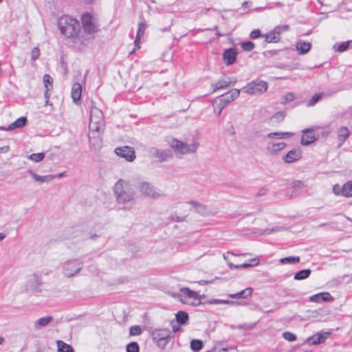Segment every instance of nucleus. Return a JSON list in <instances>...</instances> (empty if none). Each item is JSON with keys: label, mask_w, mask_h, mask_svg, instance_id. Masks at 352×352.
I'll return each instance as SVG.
<instances>
[{"label": "nucleus", "mask_w": 352, "mask_h": 352, "mask_svg": "<svg viewBox=\"0 0 352 352\" xmlns=\"http://www.w3.org/2000/svg\"><path fill=\"white\" fill-rule=\"evenodd\" d=\"M58 26L61 34L65 37L74 39L75 43L77 41H80L83 43L79 35L80 33V25L78 21L69 16L65 15L58 19Z\"/></svg>", "instance_id": "obj_1"}, {"label": "nucleus", "mask_w": 352, "mask_h": 352, "mask_svg": "<svg viewBox=\"0 0 352 352\" xmlns=\"http://www.w3.org/2000/svg\"><path fill=\"white\" fill-rule=\"evenodd\" d=\"M113 192L120 204H130L134 201L135 190L129 182L119 179L114 185Z\"/></svg>", "instance_id": "obj_2"}, {"label": "nucleus", "mask_w": 352, "mask_h": 352, "mask_svg": "<svg viewBox=\"0 0 352 352\" xmlns=\"http://www.w3.org/2000/svg\"><path fill=\"white\" fill-rule=\"evenodd\" d=\"M171 331L168 329H155L151 332L152 340L161 349H164L170 339Z\"/></svg>", "instance_id": "obj_3"}, {"label": "nucleus", "mask_w": 352, "mask_h": 352, "mask_svg": "<svg viewBox=\"0 0 352 352\" xmlns=\"http://www.w3.org/2000/svg\"><path fill=\"white\" fill-rule=\"evenodd\" d=\"M169 145L176 153L186 155L195 153L199 146V143L194 142L192 144H188L178 140L177 139H173L169 142Z\"/></svg>", "instance_id": "obj_4"}, {"label": "nucleus", "mask_w": 352, "mask_h": 352, "mask_svg": "<svg viewBox=\"0 0 352 352\" xmlns=\"http://www.w3.org/2000/svg\"><path fill=\"white\" fill-rule=\"evenodd\" d=\"M268 88L267 82L256 79L249 82L241 91L249 95H257L265 93Z\"/></svg>", "instance_id": "obj_5"}, {"label": "nucleus", "mask_w": 352, "mask_h": 352, "mask_svg": "<svg viewBox=\"0 0 352 352\" xmlns=\"http://www.w3.org/2000/svg\"><path fill=\"white\" fill-rule=\"evenodd\" d=\"M82 263L78 260L67 261L63 265V273L67 278L74 276L82 270Z\"/></svg>", "instance_id": "obj_6"}, {"label": "nucleus", "mask_w": 352, "mask_h": 352, "mask_svg": "<svg viewBox=\"0 0 352 352\" xmlns=\"http://www.w3.org/2000/svg\"><path fill=\"white\" fill-rule=\"evenodd\" d=\"M43 285L42 278L36 274H32L28 277L25 286L27 293L41 292L40 287Z\"/></svg>", "instance_id": "obj_7"}, {"label": "nucleus", "mask_w": 352, "mask_h": 352, "mask_svg": "<svg viewBox=\"0 0 352 352\" xmlns=\"http://www.w3.org/2000/svg\"><path fill=\"white\" fill-rule=\"evenodd\" d=\"M139 190L145 197L157 199L162 196V193L156 190L153 185L146 182L140 183Z\"/></svg>", "instance_id": "obj_8"}, {"label": "nucleus", "mask_w": 352, "mask_h": 352, "mask_svg": "<svg viewBox=\"0 0 352 352\" xmlns=\"http://www.w3.org/2000/svg\"><path fill=\"white\" fill-rule=\"evenodd\" d=\"M288 25H277L272 30L265 34V41L267 43H277L280 41V35L282 32L289 30Z\"/></svg>", "instance_id": "obj_9"}, {"label": "nucleus", "mask_w": 352, "mask_h": 352, "mask_svg": "<svg viewBox=\"0 0 352 352\" xmlns=\"http://www.w3.org/2000/svg\"><path fill=\"white\" fill-rule=\"evenodd\" d=\"M83 30L88 34L94 33L98 31L96 19L89 13H85L81 17Z\"/></svg>", "instance_id": "obj_10"}, {"label": "nucleus", "mask_w": 352, "mask_h": 352, "mask_svg": "<svg viewBox=\"0 0 352 352\" xmlns=\"http://www.w3.org/2000/svg\"><path fill=\"white\" fill-rule=\"evenodd\" d=\"M115 153L129 162H132L135 158L133 148L129 146L117 148L115 150Z\"/></svg>", "instance_id": "obj_11"}, {"label": "nucleus", "mask_w": 352, "mask_h": 352, "mask_svg": "<svg viewBox=\"0 0 352 352\" xmlns=\"http://www.w3.org/2000/svg\"><path fill=\"white\" fill-rule=\"evenodd\" d=\"M149 153L153 157L158 158L160 162L166 161L172 157L170 151L168 150H160L156 148H151Z\"/></svg>", "instance_id": "obj_12"}, {"label": "nucleus", "mask_w": 352, "mask_h": 352, "mask_svg": "<svg viewBox=\"0 0 352 352\" xmlns=\"http://www.w3.org/2000/svg\"><path fill=\"white\" fill-rule=\"evenodd\" d=\"M237 52L234 48H229L224 50L223 53V59L226 65H230L234 63L236 60Z\"/></svg>", "instance_id": "obj_13"}, {"label": "nucleus", "mask_w": 352, "mask_h": 352, "mask_svg": "<svg viewBox=\"0 0 352 352\" xmlns=\"http://www.w3.org/2000/svg\"><path fill=\"white\" fill-rule=\"evenodd\" d=\"M286 146L287 144L285 142L274 143L273 142H268L266 145V150L270 155H278Z\"/></svg>", "instance_id": "obj_14"}, {"label": "nucleus", "mask_w": 352, "mask_h": 352, "mask_svg": "<svg viewBox=\"0 0 352 352\" xmlns=\"http://www.w3.org/2000/svg\"><path fill=\"white\" fill-rule=\"evenodd\" d=\"M302 154L300 150L293 149L283 156V160L287 164H291L299 160Z\"/></svg>", "instance_id": "obj_15"}, {"label": "nucleus", "mask_w": 352, "mask_h": 352, "mask_svg": "<svg viewBox=\"0 0 352 352\" xmlns=\"http://www.w3.org/2000/svg\"><path fill=\"white\" fill-rule=\"evenodd\" d=\"M241 91L237 89H233L230 90L229 92L226 93L222 95L220 98V100L224 103V105H227L232 101L236 99L240 95Z\"/></svg>", "instance_id": "obj_16"}, {"label": "nucleus", "mask_w": 352, "mask_h": 352, "mask_svg": "<svg viewBox=\"0 0 352 352\" xmlns=\"http://www.w3.org/2000/svg\"><path fill=\"white\" fill-rule=\"evenodd\" d=\"M309 300L311 302H330L333 300V298L329 292H321L315 295L311 296Z\"/></svg>", "instance_id": "obj_17"}, {"label": "nucleus", "mask_w": 352, "mask_h": 352, "mask_svg": "<svg viewBox=\"0 0 352 352\" xmlns=\"http://www.w3.org/2000/svg\"><path fill=\"white\" fill-rule=\"evenodd\" d=\"M187 203L192 205L194 210L201 215L207 216L210 214V210L206 205L201 204L195 201H189Z\"/></svg>", "instance_id": "obj_18"}, {"label": "nucleus", "mask_w": 352, "mask_h": 352, "mask_svg": "<svg viewBox=\"0 0 352 352\" xmlns=\"http://www.w3.org/2000/svg\"><path fill=\"white\" fill-rule=\"evenodd\" d=\"M329 335L330 332L318 333L315 336L308 338L307 342L310 344H320L324 342Z\"/></svg>", "instance_id": "obj_19"}, {"label": "nucleus", "mask_w": 352, "mask_h": 352, "mask_svg": "<svg viewBox=\"0 0 352 352\" xmlns=\"http://www.w3.org/2000/svg\"><path fill=\"white\" fill-rule=\"evenodd\" d=\"M90 120L104 124V115L102 111L93 104L91 105L90 111Z\"/></svg>", "instance_id": "obj_20"}, {"label": "nucleus", "mask_w": 352, "mask_h": 352, "mask_svg": "<svg viewBox=\"0 0 352 352\" xmlns=\"http://www.w3.org/2000/svg\"><path fill=\"white\" fill-rule=\"evenodd\" d=\"M27 173L29 175H30L36 182H37L40 184L44 183V182H49L53 179V177L51 176L50 175H38V174H36L32 170H30V169L28 170Z\"/></svg>", "instance_id": "obj_21"}, {"label": "nucleus", "mask_w": 352, "mask_h": 352, "mask_svg": "<svg viewBox=\"0 0 352 352\" xmlns=\"http://www.w3.org/2000/svg\"><path fill=\"white\" fill-rule=\"evenodd\" d=\"M253 289L252 287H247L245 289L237 292L236 294H230L228 295L229 297L232 298H247L248 297H250L252 294Z\"/></svg>", "instance_id": "obj_22"}, {"label": "nucleus", "mask_w": 352, "mask_h": 352, "mask_svg": "<svg viewBox=\"0 0 352 352\" xmlns=\"http://www.w3.org/2000/svg\"><path fill=\"white\" fill-rule=\"evenodd\" d=\"M82 94V85L76 82L73 85L71 91V95L73 100L77 102L80 100Z\"/></svg>", "instance_id": "obj_23"}, {"label": "nucleus", "mask_w": 352, "mask_h": 352, "mask_svg": "<svg viewBox=\"0 0 352 352\" xmlns=\"http://www.w3.org/2000/svg\"><path fill=\"white\" fill-rule=\"evenodd\" d=\"M52 320V316H46L41 318L34 322V327L35 329L38 330L43 327H47L49 324V323L51 322Z\"/></svg>", "instance_id": "obj_24"}, {"label": "nucleus", "mask_w": 352, "mask_h": 352, "mask_svg": "<svg viewBox=\"0 0 352 352\" xmlns=\"http://www.w3.org/2000/svg\"><path fill=\"white\" fill-rule=\"evenodd\" d=\"M311 44L309 42L300 41L297 42L296 47L299 54H305L311 49Z\"/></svg>", "instance_id": "obj_25"}, {"label": "nucleus", "mask_w": 352, "mask_h": 352, "mask_svg": "<svg viewBox=\"0 0 352 352\" xmlns=\"http://www.w3.org/2000/svg\"><path fill=\"white\" fill-rule=\"evenodd\" d=\"M180 292L188 298H192L195 300H197V302L200 301L201 297L196 292L190 290L188 287H182L180 289Z\"/></svg>", "instance_id": "obj_26"}, {"label": "nucleus", "mask_w": 352, "mask_h": 352, "mask_svg": "<svg viewBox=\"0 0 352 352\" xmlns=\"http://www.w3.org/2000/svg\"><path fill=\"white\" fill-rule=\"evenodd\" d=\"M27 123V118L26 117H21L16 119L14 122L9 124L7 127L8 130H14L15 129H20L24 126Z\"/></svg>", "instance_id": "obj_27"}, {"label": "nucleus", "mask_w": 352, "mask_h": 352, "mask_svg": "<svg viewBox=\"0 0 352 352\" xmlns=\"http://www.w3.org/2000/svg\"><path fill=\"white\" fill-rule=\"evenodd\" d=\"M175 318L180 325H184L187 323L189 317L188 314L186 311H179L176 314Z\"/></svg>", "instance_id": "obj_28"}, {"label": "nucleus", "mask_w": 352, "mask_h": 352, "mask_svg": "<svg viewBox=\"0 0 352 352\" xmlns=\"http://www.w3.org/2000/svg\"><path fill=\"white\" fill-rule=\"evenodd\" d=\"M350 132L346 126H341L338 129V136L339 141L342 144L349 136Z\"/></svg>", "instance_id": "obj_29"}, {"label": "nucleus", "mask_w": 352, "mask_h": 352, "mask_svg": "<svg viewBox=\"0 0 352 352\" xmlns=\"http://www.w3.org/2000/svg\"><path fill=\"white\" fill-rule=\"evenodd\" d=\"M311 273L309 269H305L298 271L294 274V278L297 280H301L307 278Z\"/></svg>", "instance_id": "obj_30"}, {"label": "nucleus", "mask_w": 352, "mask_h": 352, "mask_svg": "<svg viewBox=\"0 0 352 352\" xmlns=\"http://www.w3.org/2000/svg\"><path fill=\"white\" fill-rule=\"evenodd\" d=\"M342 196L345 197H352V181L346 182L343 186H342Z\"/></svg>", "instance_id": "obj_31"}, {"label": "nucleus", "mask_w": 352, "mask_h": 352, "mask_svg": "<svg viewBox=\"0 0 352 352\" xmlns=\"http://www.w3.org/2000/svg\"><path fill=\"white\" fill-rule=\"evenodd\" d=\"M57 346L58 352H74L72 346L62 340L57 341Z\"/></svg>", "instance_id": "obj_32"}, {"label": "nucleus", "mask_w": 352, "mask_h": 352, "mask_svg": "<svg viewBox=\"0 0 352 352\" xmlns=\"http://www.w3.org/2000/svg\"><path fill=\"white\" fill-rule=\"evenodd\" d=\"M230 86V82L228 80L226 79H220L216 84L212 85V87H214L213 92L216 91L219 89H226Z\"/></svg>", "instance_id": "obj_33"}, {"label": "nucleus", "mask_w": 352, "mask_h": 352, "mask_svg": "<svg viewBox=\"0 0 352 352\" xmlns=\"http://www.w3.org/2000/svg\"><path fill=\"white\" fill-rule=\"evenodd\" d=\"M146 28V25L145 23H140L138 24L137 36H136V38L134 41L135 46H137L138 48H140V46L138 45V43L139 40L140 39L141 36L144 34Z\"/></svg>", "instance_id": "obj_34"}, {"label": "nucleus", "mask_w": 352, "mask_h": 352, "mask_svg": "<svg viewBox=\"0 0 352 352\" xmlns=\"http://www.w3.org/2000/svg\"><path fill=\"white\" fill-rule=\"evenodd\" d=\"M204 347L203 342L201 340L193 339L190 342V349L195 352L199 351Z\"/></svg>", "instance_id": "obj_35"}, {"label": "nucleus", "mask_w": 352, "mask_h": 352, "mask_svg": "<svg viewBox=\"0 0 352 352\" xmlns=\"http://www.w3.org/2000/svg\"><path fill=\"white\" fill-rule=\"evenodd\" d=\"M103 125L104 124H100V122H98L96 121L90 120L89 129L92 133H94V132L99 133Z\"/></svg>", "instance_id": "obj_36"}, {"label": "nucleus", "mask_w": 352, "mask_h": 352, "mask_svg": "<svg viewBox=\"0 0 352 352\" xmlns=\"http://www.w3.org/2000/svg\"><path fill=\"white\" fill-rule=\"evenodd\" d=\"M285 116V115L283 112L278 111L270 118V121L272 123H280L284 120Z\"/></svg>", "instance_id": "obj_37"}, {"label": "nucleus", "mask_w": 352, "mask_h": 352, "mask_svg": "<svg viewBox=\"0 0 352 352\" xmlns=\"http://www.w3.org/2000/svg\"><path fill=\"white\" fill-rule=\"evenodd\" d=\"M300 262L299 256H288L280 259V263L283 264H296Z\"/></svg>", "instance_id": "obj_38"}, {"label": "nucleus", "mask_w": 352, "mask_h": 352, "mask_svg": "<svg viewBox=\"0 0 352 352\" xmlns=\"http://www.w3.org/2000/svg\"><path fill=\"white\" fill-rule=\"evenodd\" d=\"M174 296L175 298H177L183 304L192 305H194V306H197V305L201 304V301L195 302H189L187 300V297L184 296L182 293L181 294H178L177 295H175Z\"/></svg>", "instance_id": "obj_39"}, {"label": "nucleus", "mask_w": 352, "mask_h": 352, "mask_svg": "<svg viewBox=\"0 0 352 352\" xmlns=\"http://www.w3.org/2000/svg\"><path fill=\"white\" fill-rule=\"evenodd\" d=\"M316 140V138L312 135H302L300 143L302 145L307 146L314 142Z\"/></svg>", "instance_id": "obj_40"}, {"label": "nucleus", "mask_w": 352, "mask_h": 352, "mask_svg": "<svg viewBox=\"0 0 352 352\" xmlns=\"http://www.w3.org/2000/svg\"><path fill=\"white\" fill-rule=\"evenodd\" d=\"M208 304H224V305H235L239 304V302L231 301L228 300L221 299H212L208 302Z\"/></svg>", "instance_id": "obj_41"}, {"label": "nucleus", "mask_w": 352, "mask_h": 352, "mask_svg": "<svg viewBox=\"0 0 352 352\" xmlns=\"http://www.w3.org/2000/svg\"><path fill=\"white\" fill-rule=\"evenodd\" d=\"M126 352H140V346L138 342H131L126 346Z\"/></svg>", "instance_id": "obj_42"}, {"label": "nucleus", "mask_w": 352, "mask_h": 352, "mask_svg": "<svg viewBox=\"0 0 352 352\" xmlns=\"http://www.w3.org/2000/svg\"><path fill=\"white\" fill-rule=\"evenodd\" d=\"M45 157L44 153H32L29 155L28 158L33 162H39L42 161Z\"/></svg>", "instance_id": "obj_43"}, {"label": "nucleus", "mask_w": 352, "mask_h": 352, "mask_svg": "<svg viewBox=\"0 0 352 352\" xmlns=\"http://www.w3.org/2000/svg\"><path fill=\"white\" fill-rule=\"evenodd\" d=\"M43 82L45 88L47 90H50L52 87L53 79L49 74H45L43 76Z\"/></svg>", "instance_id": "obj_44"}, {"label": "nucleus", "mask_w": 352, "mask_h": 352, "mask_svg": "<svg viewBox=\"0 0 352 352\" xmlns=\"http://www.w3.org/2000/svg\"><path fill=\"white\" fill-rule=\"evenodd\" d=\"M322 98V94H316L307 102V106H314Z\"/></svg>", "instance_id": "obj_45"}, {"label": "nucleus", "mask_w": 352, "mask_h": 352, "mask_svg": "<svg viewBox=\"0 0 352 352\" xmlns=\"http://www.w3.org/2000/svg\"><path fill=\"white\" fill-rule=\"evenodd\" d=\"M241 45L242 49L246 52L252 51L255 47L254 43L252 41L243 42L241 43Z\"/></svg>", "instance_id": "obj_46"}, {"label": "nucleus", "mask_w": 352, "mask_h": 352, "mask_svg": "<svg viewBox=\"0 0 352 352\" xmlns=\"http://www.w3.org/2000/svg\"><path fill=\"white\" fill-rule=\"evenodd\" d=\"M142 333V329L139 325H134L130 327L129 334L130 336H138Z\"/></svg>", "instance_id": "obj_47"}, {"label": "nucleus", "mask_w": 352, "mask_h": 352, "mask_svg": "<svg viewBox=\"0 0 352 352\" xmlns=\"http://www.w3.org/2000/svg\"><path fill=\"white\" fill-rule=\"evenodd\" d=\"M283 337L288 341L294 342L296 340V336L292 332L285 331L283 333Z\"/></svg>", "instance_id": "obj_48"}, {"label": "nucleus", "mask_w": 352, "mask_h": 352, "mask_svg": "<svg viewBox=\"0 0 352 352\" xmlns=\"http://www.w3.org/2000/svg\"><path fill=\"white\" fill-rule=\"evenodd\" d=\"M295 99V95L292 93L289 92L286 94L283 97V101H282L283 104H287L288 102H292Z\"/></svg>", "instance_id": "obj_49"}, {"label": "nucleus", "mask_w": 352, "mask_h": 352, "mask_svg": "<svg viewBox=\"0 0 352 352\" xmlns=\"http://www.w3.org/2000/svg\"><path fill=\"white\" fill-rule=\"evenodd\" d=\"M351 43V41H348L343 42L341 44H339L338 46L337 50L339 52H343L346 51L349 48Z\"/></svg>", "instance_id": "obj_50"}, {"label": "nucleus", "mask_w": 352, "mask_h": 352, "mask_svg": "<svg viewBox=\"0 0 352 352\" xmlns=\"http://www.w3.org/2000/svg\"><path fill=\"white\" fill-rule=\"evenodd\" d=\"M255 326V323H244L242 324H239L236 327L239 329H243V330H251L254 329Z\"/></svg>", "instance_id": "obj_51"}, {"label": "nucleus", "mask_w": 352, "mask_h": 352, "mask_svg": "<svg viewBox=\"0 0 352 352\" xmlns=\"http://www.w3.org/2000/svg\"><path fill=\"white\" fill-rule=\"evenodd\" d=\"M332 191L336 196H342V186H340L338 184H336L333 186Z\"/></svg>", "instance_id": "obj_52"}, {"label": "nucleus", "mask_w": 352, "mask_h": 352, "mask_svg": "<svg viewBox=\"0 0 352 352\" xmlns=\"http://www.w3.org/2000/svg\"><path fill=\"white\" fill-rule=\"evenodd\" d=\"M40 56V50L38 47H34L31 52V58L32 60H36Z\"/></svg>", "instance_id": "obj_53"}, {"label": "nucleus", "mask_w": 352, "mask_h": 352, "mask_svg": "<svg viewBox=\"0 0 352 352\" xmlns=\"http://www.w3.org/2000/svg\"><path fill=\"white\" fill-rule=\"evenodd\" d=\"M282 134L280 133V132H272L270 133L267 135L266 138L270 139H276V140H280L282 139Z\"/></svg>", "instance_id": "obj_54"}, {"label": "nucleus", "mask_w": 352, "mask_h": 352, "mask_svg": "<svg viewBox=\"0 0 352 352\" xmlns=\"http://www.w3.org/2000/svg\"><path fill=\"white\" fill-rule=\"evenodd\" d=\"M292 188L295 191H296L297 189H300L303 187L304 184L301 181L296 180L294 181L292 184Z\"/></svg>", "instance_id": "obj_55"}, {"label": "nucleus", "mask_w": 352, "mask_h": 352, "mask_svg": "<svg viewBox=\"0 0 352 352\" xmlns=\"http://www.w3.org/2000/svg\"><path fill=\"white\" fill-rule=\"evenodd\" d=\"M264 35H262L261 34V32L259 30H254L250 33V38L252 39L258 38V37L263 36Z\"/></svg>", "instance_id": "obj_56"}, {"label": "nucleus", "mask_w": 352, "mask_h": 352, "mask_svg": "<svg viewBox=\"0 0 352 352\" xmlns=\"http://www.w3.org/2000/svg\"><path fill=\"white\" fill-rule=\"evenodd\" d=\"M280 230V228H268L265 230L263 233L265 234H270L274 232H276L278 230Z\"/></svg>", "instance_id": "obj_57"}, {"label": "nucleus", "mask_w": 352, "mask_h": 352, "mask_svg": "<svg viewBox=\"0 0 352 352\" xmlns=\"http://www.w3.org/2000/svg\"><path fill=\"white\" fill-rule=\"evenodd\" d=\"M280 133L282 134V139H287L294 135V133L292 132H280Z\"/></svg>", "instance_id": "obj_58"}, {"label": "nucleus", "mask_w": 352, "mask_h": 352, "mask_svg": "<svg viewBox=\"0 0 352 352\" xmlns=\"http://www.w3.org/2000/svg\"><path fill=\"white\" fill-rule=\"evenodd\" d=\"M250 267H252V265L250 263H243L241 265H234V269L248 268Z\"/></svg>", "instance_id": "obj_59"}, {"label": "nucleus", "mask_w": 352, "mask_h": 352, "mask_svg": "<svg viewBox=\"0 0 352 352\" xmlns=\"http://www.w3.org/2000/svg\"><path fill=\"white\" fill-rule=\"evenodd\" d=\"M267 190L265 188H261L258 190L257 194H256V196L257 197H261V196H263L265 195H266L267 193Z\"/></svg>", "instance_id": "obj_60"}, {"label": "nucleus", "mask_w": 352, "mask_h": 352, "mask_svg": "<svg viewBox=\"0 0 352 352\" xmlns=\"http://www.w3.org/2000/svg\"><path fill=\"white\" fill-rule=\"evenodd\" d=\"M227 105H224V103L221 101V100H220V98L219 99V104H218V107L220 108V111L218 112V116H219L222 111V110L226 107Z\"/></svg>", "instance_id": "obj_61"}, {"label": "nucleus", "mask_w": 352, "mask_h": 352, "mask_svg": "<svg viewBox=\"0 0 352 352\" xmlns=\"http://www.w3.org/2000/svg\"><path fill=\"white\" fill-rule=\"evenodd\" d=\"M227 105H224V103L221 101V100H220V98L219 99V104H218V107L220 108V111L218 112V116H219L222 111V110L226 107Z\"/></svg>", "instance_id": "obj_62"}, {"label": "nucleus", "mask_w": 352, "mask_h": 352, "mask_svg": "<svg viewBox=\"0 0 352 352\" xmlns=\"http://www.w3.org/2000/svg\"><path fill=\"white\" fill-rule=\"evenodd\" d=\"M228 81L230 82V85H234L236 82V78L235 77L228 78Z\"/></svg>", "instance_id": "obj_63"}, {"label": "nucleus", "mask_w": 352, "mask_h": 352, "mask_svg": "<svg viewBox=\"0 0 352 352\" xmlns=\"http://www.w3.org/2000/svg\"><path fill=\"white\" fill-rule=\"evenodd\" d=\"M172 327L173 331L175 333L178 332L181 330V327L179 325L173 324Z\"/></svg>", "instance_id": "obj_64"}]
</instances>
